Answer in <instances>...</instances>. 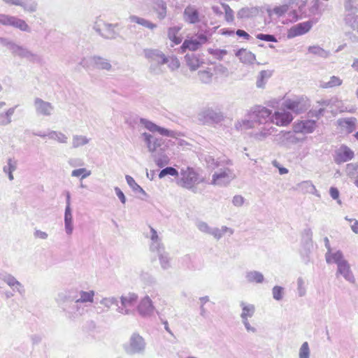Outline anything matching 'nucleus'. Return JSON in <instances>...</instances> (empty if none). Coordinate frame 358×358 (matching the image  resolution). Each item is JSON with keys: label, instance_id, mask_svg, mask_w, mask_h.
<instances>
[{"label": "nucleus", "instance_id": "1", "mask_svg": "<svg viewBox=\"0 0 358 358\" xmlns=\"http://www.w3.org/2000/svg\"><path fill=\"white\" fill-rule=\"evenodd\" d=\"M143 55L150 64L149 70L153 74L162 73L161 66L169 62V58L159 49L145 48Z\"/></svg>", "mask_w": 358, "mask_h": 358}, {"label": "nucleus", "instance_id": "2", "mask_svg": "<svg viewBox=\"0 0 358 358\" xmlns=\"http://www.w3.org/2000/svg\"><path fill=\"white\" fill-rule=\"evenodd\" d=\"M0 280L4 282L11 289L6 290L3 293V296L6 300H8L14 296L17 293L22 298L25 296L26 289L20 281L15 276L7 272L0 273Z\"/></svg>", "mask_w": 358, "mask_h": 358}, {"label": "nucleus", "instance_id": "3", "mask_svg": "<svg viewBox=\"0 0 358 358\" xmlns=\"http://www.w3.org/2000/svg\"><path fill=\"white\" fill-rule=\"evenodd\" d=\"M203 180L193 168L187 167L180 170L178 184L187 189H192L196 185L199 184Z\"/></svg>", "mask_w": 358, "mask_h": 358}, {"label": "nucleus", "instance_id": "4", "mask_svg": "<svg viewBox=\"0 0 358 358\" xmlns=\"http://www.w3.org/2000/svg\"><path fill=\"white\" fill-rule=\"evenodd\" d=\"M271 110L260 105L252 107L248 113V118L259 124H271Z\"/></svg>", "mask_w": 358, "mask_h": 358}, {"label": "nucleus", "instance_id": "5", "mask_svg": "<svg viewBox=\"0 0 358 358\" xmlns=\"http://www.w3.org/2000/svg\"><path fill=\"white\" fill-rule=\"evenodd\" d=\"M66 302L69 303V305L65 304L66 301H64L62 305V309L69 318L74 320L83 315L86 312V306L83 305L80 302H76V298H73L72 294L68 296Z\"/></svg>", "mask_w": 358, "mask_h": 358}, {"label": "nucleus", "instance_id": "6", "mask_svg": "<svg viewBox=\"0 0 358 358\" xmlns=\"http://www.w3.org/2000/svg\"><path fill=\"white\" fill-rule=\"evenodd\" d=\"M228 166H221L219 171L214 173L212 176L211 184L224 187L228 185L233 180L236 176L234 171Z\"/></svg>", "mask_w": 358, "mask_h": 358}, {"label": "nucleus", "instance_id": "7", "mask_svg": "<svg viewBox=\"0 0 358 358\" xmlns=\"http://www.w3.org/2000/svg\"><path fill=\"white\" fill-rule=\"evenodd\" d=\"M146 343L144 338L138 333H133L129 342L124 345V350L129 355L143 354L145 350Z\"/></svg>", "mask_w": 358, "mask_h": 358}, {"label": "nucleus", "instance_id": "8", "mask_svg": "<svg viewBox=\"0 0 358 358\" xmlns=\"http://www.w3.org/2000/svg\"><path fill=\"white\" fill-rule=\"evenodd\" d=\"M208 41V36L204 34H198L196 38L185 39L180 48V52L185 53L187 50L192 52L199 50L202 45Z\"/></svg>", "mask_w": 358, "mask_h": 358}, {"label": "nucleus", "instance_id": "9", "mask_svg": "<svg viewBox=\"0 0 358 358\" xmlns=\"http://www.w3.org/2000/svg\"><path fill=\"white\" fill-rule=\"evenodd\" d=\"M0 24L18 29L22 31L30 32L31 31L28 24L24 20L16 16L0 13Z\"/></svg>", "mask_w": 358, "mask_h": 358}, {"label": "nucleus", "instance_id": "10", "mask_svg": "<svg viewBox=\"0 0 358 358\" xmlns=\"http://www.w3.org/2000/svg\"><path fill=\"white\" fill-rule=\"evenodd\" d=\"M90 64H93L94 66L99 70L107 71L113 70V66L110 61L106 58L98 55H94L89 58H83L80 62V64L84 68H87Z\"/></svg>", "mask_w": 358, "mask_h": 358}, {"label": "nucleus", "instance_id": "11", "mask_svg": "<svg viewBox=\"0 0 358 358\" xmlns=\"http://www.w3.org/2000/svg\"><path fill=\"white\" fill-rule=\"evenodd\" d=\"M116 24L106 23L101 19H97L93 26V29L102 37L107 39H114L117 33L115 31Z\"/></svg>", "mask_w": 358, "mask_h": 358}, {"label": "nucleus", "instance_id": "12", "mask_svg": "<svg viewBox=\"0 0 358 358\" xmlns=\"http://www.w3.org/2000/svg\"><path fill=\"white\" fill-rule=\"evenodd\" d=\"M33 106L38 117H50L55 111V106L52 103L39 97L34 99Z\"/></svg>", "mask_w": 358, "mask_h": 358}, {"label": "nucleus", "instance_id": "13", "mask_svg": "<svg viewBox=\"0 0 358 358\" xmlns=\"http://www.w3.org/2000/svg\"><path fill=\"white\" fill-rule=\"evenodd\" d=\"M318 22V18H311L310 20L298 23L291 27L287 31V38H292L308 33L313 25Z\"/></svg>", "mask_w": 358, "mask_h": 358}, {"label": "nucleus", "instance_id": "14", "mask_svg": "<svg viewBox=\"0 0 358 358\" xmlns=\"http://www.w3.org/2000/svg\"><path fill=\"white\" fill-rule=\"evenodd\" d=\"M138 296L134 293H129L127 295L120 297L121 305L117 306L116 311L120 314L127 315L131 314V308L137 301Z\"/></svg>", "mask_w": 358, "mask_h": 358}, {"label": "nucleus", "instance_id": "15", "mask_svg": "<svg viewBox=\"0 0 358 358\" xmlns=\"http://www.w3.org/2000/svg\"><path fill=\"white\" fill-rule=\"evenodd\" d=\"M205 19L204 15H201L199 9L195 6H187L183 12V20L190 24H197Z\"/></svg>", "mask_w": 358, "mask_h": 358}, {"label": "nucleus", "instance_id": "16", "mask_svg": "<svg viewBox=\"0 0 358 358\" xmlns=\"http://www.w3.org/2000/svg\"><path fill=\"white\" fill-rule=\"evenodd\" d=\"M10 6L21 7L25 13H33L37 11L38 3L36 0H3Z\"/></svg>", "mask_w": 358, "mask_h": 358}, {"label": "nucleus", "instance_id": "17", "mask_svg": "<svg viewBox=\"0 0 358 358\" xmlns=\"http://www.w3.org/2000/svg\"><path fill=\"white\" fill-rule=\"evenodd\" d=\"M200 116L203 118L205 123H220L224 119L222 113L220 110L208 108L203 110Z\"/></svg>", "mask_w": 358, "mask_h": 358}, {"label": "nucleus", "instance_id": "18", "mask_svg": "<svg viewBox=\"0 0 358 358\" xmlns=\"http://www.w3.org/2000/svg\"><path fill=\"white\" fill-rule=\"evenodd\" d=\"M355 157L354 152L347 145H342L335 152L334 162L337 164H341L350 161Z\"/></svg>", "mask_w": 358, "mask_h": 358}, {"label": "nucleus", "instance_id": "19", "mask_svg": "<svg viewBox=\"0 0 358 358\" xmlns=\"http://www.w3.org/2000/svg\"><path fill=\"white\" fill-rule=\"evenodd\" d=\"M155 308L152 300L148 296L143 297L139 302L137 311L138 314L143 317L152 316L155 312Z\"/></svg>", "mask_w": 358, "mask_h": 358}, {"label": "nucleus", "instance_id": "20", "mask_svg": "<svg viewBox=\"0 0 358 358\" xmlns=\"http://www.w3.org/2000/svg\"><path fill=\"white\" fill-rule=\"evenodd\" d=\"M140 123L143 125L148 130L152 132H158L162 136H168V137H174L176 132L173 131H171L169 129H166L165 128L161 127L152 122L145 119V118H140Z\"/></svg>", "mask_w": 358, "mask_h": 358}, {"label": "nucleus", "instance_id": "21", "mask_svg": "<svg viewBox=\"0 0 358 358\" xmlns=\"http://www.w3.org/2000/svg\"><path fill=\"white\" fill-rule=\"evenodd\" d=\"M271 124L273 123L278 126H286L293 120L292 115L286 111H276L271 115Z\"/></svg>", "mask_w": 358, "mask_h": 358}, {"label": "nucleus", "instance_id": "22", "mask_svg": "<svg viewBox=\"0 0 358 358\" xmlns=\"http://www.w3.org/2000/svg\"><path fill=\"white\" fill-rule=\"evenodd\" d=\"M204 161L208 168L215 169L220 166H231L232 162L226 157H219L215 159L213 156L207 155L204 156Z\"/></svg>", "mask_w": 358, "mask_h": 358}, {"label": "nucleus", "instance_id": "23", "mask_svg": "<svg viewBox=\"0 0 358 358\" xmlns=\"http://www.w3.org/2000/svg\"><path fill=\"white\" fill-rule=\"evenodd\" d=\"M151 8L159 20L166 18L167 15V5L164 0H152Z\"/></svg>", "mask_w": 358, "mask_h": 358}, {"label": "nucleus", "instance_id": "24", "mask_svg": "<svg viewBox=\"0 0 358 358\" xmlns=\"http://www.w3.org/2000/svg\"><path fill=\"white\" fill-rule=\"evenodd\" d=\"M336 275H341L347 281L355 283V278L347 261L338 264Z\"/></svg>", "mask_w": 358, "mask_h": 358}, {"label": "nucleus", "instance_id": "25", "mask_svg": "<svg viewBox=\"0 0 358 358\" xmlns=\"http://www.w3.org/2000/svg\"><path fill=\"white\" fill-rule=\"evenodd\" d=\"M357 119L346 117L338 120V125L348 134H351L357 129Z\"/></svg>", "mask_w": 358, "mask_h": 358}, {"label": "nucleus", "instance_id": "26", "mask_svg": "<svg viewBox=\"0 0 358 358\" xmlns=\"http://www.w3.org/2000/svg\"><path fill=\"white\" fill-rule=\"evenodd\" d=\"M275 131V128L271 126L270 123H268L264 124V126L261 127L258 131L254 132L252 134V137L257 141H264Z\"/></svg>", "mask_w": 358, "mask_h": 358}, {"label": "nucleus", "instance_id": "27", "mask_svg": "<svg viewBox=\"0 0 358 358\" xmlns=\"http://www.w3.org/2000/svg\"><path fill=\"white\" fill-rule=\"evenodd\" d=\"M322 3L319 0H313L307 10L306 17L318 18L323 14V10L320 8Z\"/></svg>", "mask_w": 358, "mask_h": 358}, {"label": "nucleus", "instance_id": "28", "mask_svg": "<svg viewBox=\"0 0 358 358\" xmlns=\"http://www.w3.org/2000/svg\"><path fill=\"white\" fill-rule=\"evenodd\" d=\"M284 108L290 110L296 113H300L305 110V106L302 105L301 101L299 99H285L282 103Z\"/></svg>", "mask_w": 358, "mask_h": 358}, {"label": "nucleus", "instance_id": "29", "mask_svg": "<svg viewBox=\"0 0 358 358\" xmlns=\"http://www.w3.org/2000/svg\"><path fill=\"white\" fill-rule=\"evenodd\" d=\"M274 141L278 144L285 146L289 143H296L297 138L292 132L288 131L279 134L275 136Z\"/></svg>", "mask_w": 358, "mask_h": 358}, {"label": "nucleus", "instance_id": "30", "mask_svg": "<svg viewBox=\"0 0 358 358\" xmlns=\"http://www.w3.org/2000/svg\"><path fill=\"white\" fill-rule=\"evenodd\" d=\"M235 55L242 63L245 64H253L256 59L255 55L252 52L243 48L239 49Z\"/></svg>", "mask_w": 358, "mask_h": 358}, {"label": "nucleus", "instance_id": "31", "mask_svg": "<svg viewBox=\"0 0 358 358\" xmlns=\"http://www.w3.org/2000/svg\"><path fill=\"white\" fill-rule=\"evenodd\" d=\"M325 259L327 264L335 263L337 266H338V264H341L343 262L346 261L341 250H337L334 252L331 250L327 251L325 254Z\"/></svg>", "mask_w": 358, "mask_h": 358}, {"label": "nucleus", "instance_id": "32", "mask_svg": "<svg viewBox=\"0 0 358 358\" xmlns=\"http://www.w3.org/2000/svg\"><path fill=\"white\" fill-rule=\"evenodd\" d=\"M64 227L67 235L71 236L73 231L71 207L66 206L64 212Z\"/></svg>", "mask_w": 358, "mask_h": 358}, {"label": "nucleus", "instance_id": "33", "mask_svg": "<svg viewBox=\"0 0 358 358\" xmlns=\"http://www.w3.org/2000/svg\"><path fill=\"white\" fill-rule=\"evenodd\" d=\"M94 295L95 292L93 290L88 292L82 290L77 292L76 295L73 296V298H76V302H80L83 305V303H92L94 301Z\"/></svg>", "mask_w": 358, "mask_h": 358}, {"label": "nucleus", "instance_id": "34", "mask_svg": "<svg viewBox=\"0 0 358 358\" xmlns=\"http://www.w3.org/2000/svg\"><path fill=\"white\" fill-rule=\"evenodd\" d=\"M182 27L180 26H173L170 27L167 30V37L168 38L172 41L175 45L180 44L182 38L179 34Z\"/></svg>", "mask_w": 358, "mask_h": 358}, {"label": "nucleus", "instance_id": "35", "mask_svg": "<svg viewBox=\"0 0 358 358\" xmlns=\"http://www.w3.org/2000/svg\"><path fill=\"white\" fill-rule=\"evenodd\" d=\"M157 255L161 268L163 270H168L172 267V258L166 250H161Z\"/></svg>", "mask_w": 358, "mask_h": 358}, {"label": "nucleus", "instance_id": "36", "mask_svg": "<svg viewBox=\"0 0 358 358\" xmlns=\"http://www.w3.org/2000/svg\"><path fill=\"white\" fill-rule=\"evenodd\" d=\"M259 10L256 7H244L240 9L237 13L238 19H249L256 16Z\"/></svg>", "mask_w": 358, "mask_h": 358}, {"label": "nucleus", "instance_id": "37", "mask_svg": "<svg viewBox=\"0 0 358 358\" xmlns=\"http://www.w3.org/2000/svg\"><path fill=\"white\" fill-rule=\"evenodd\" d=\"M240 306L242 308L241 313V320H248L252 317L255 312V307L253 304L246 303L244 301L240 303Z\"/></svg>", "mask_w": 358, "mask_h": 358}, {"label": "nucleus", "instance_id": "38", "mask_svg": "<svg viewBox=\"0 0 358 358\" xmlns=\"http://www.w3.org/2000/svg\"><path fill=\"white\" fill-rule=\"evenodd\" d=\"M245 279L250 283H262L264 280V275L257 271H250L245 273Z\"/></svg>", "mask_w": 358, "mask_h": 358}, {"label": "nucleus", "instance_id": "39", "mask_svg": "<svg viewBox=\"0 0 358 358\" xmlns=\"http://www.w3.org/2000/svg\"><path fill=\"white\" fill-rule=\"evenodd\" d=\"M142 136L147 145V147L150 152H154L157 147L160 146V143L158 139L155 138L148 133H143Z\"/></svg>", "mask_w": 358, "mask_h": 358}, {"label": "nucleus", "instance_id": "40", "mask_svg": "<svg viewBox=\"0 0 358 358\" xmlns=\"http://www.w3.org/2000/svg\"><path fill=\"white\" fill-rule=\"evenodd\" d=\"M129 20L132 22L137 23L145 28L153 30L157 27V24L143 17L136 15H131Z\"/></svg>", "mask_w": 358, "mask_h": 358}, {"label": "nucleus", "instance_id": "41", "mask_svg": "<svg viewBox=\"0 0 358 358\" xmlns=\"http://www.w3.org/2000/svg\"><path fill=\"white\" fill-rule=\"evenodd\" d=\"M47 136L50 139L56 141L59 143H67L68 142V137L61 131L50 130Z\"/></svg>", "mask_w": 358, "mask_h": 358}, {"label": "nucleus", "instance_id": "42", "mask_svg": "<svg viewBox=\"0 0 358 358\" xmlns=\"http://www.w3.org/2000/svg\"><path fill=\"white\" fill-rule=\"evenodd\" d=\"M227 232H229V234L231 235L234 233V230L231 228L226 227V226L222 227L221 229L216 228V227L211 228L209 235H211L215 239L219 240Z\"/></svg>", "mask_w": 358, "mask_h": 358}, {"label": "nucleus", "instance_id": "43", "mask_svg": "<svg viewBox=\"0 0 358 358\" xmlns=\"http://www.w3.org/2000/svg\"><path fill=\"white\" fill-rule=\"evenodd\" d=\"M300 131L305 134L312 133L316 127V121L315 120H306L302 121L299 124Z\"/></svg>", "mask_w": 358, "mask_h": 358}, {"label": "nucleus", "instance_id": "44", "mask_svg": "<svg viewBox=\"0 0 358 358\" xmlns=\"http://www.w3.org/2000/svg\"><path fill=\"white\" fill-rule=\"evenodd\" d=\"M342 83H343V80L340 78L333 76L330 77L329 80L327 82L321 81L320 86L322 88L327 89V88H332L334 87L340 86L342 85Z\"/></svg>", "mask_w": 358, "mask_h": 358}, {"label": "nucleus", "instance_id": "45", "mask_svg": "<svg viewBox=\"0 0 358 358\" xmlns=\"http://www.w3.org/2000/svg\"><path fill=\"white\" fill-rule=\"evenodd\" d=\"M187 65L189 66V69L191 71H195L196 70L199 66V59L195 56L194 54H187L185 57Z\"/></svg>", "mask_w": 358, "mask_h": 358}, {"label": "nucleus", "instance_id": "46", "mask_svg": "<svg viewBox=\"0 0 358 358\" xmlns=\"http://www.w3.org/2000/svg\"><path fill=\"white\" fill-rule=\"evenodd\" d=\"M271 76H272L271 71L268 70V71H260V73L257 77V83H256L257 87L258 88H264L266 81L268 80V79L269 78H271Z\"/></svg>", "mask_w": 358, "mask_h": 358}, {"label": "nucleus", "instance_id": "47", "mask_svg": "<svg viewBox=\"0 0 358 358\" xmlns=\"http://www.w3.org/2000/svg\"><path fill=\"white\" fill-rule=\"evenodd\" d=\"M99 303L106 308V310L102 312H107L113 306H115L117 308L118 299L115 296L104 297L99 301Z\"/></svg>", "mask_w": 358, "mask_h": 358}, {"label": "nucleus", "instance_id": "48", "mask_svg": "<svg viewBox=\"0 0 358 358\" xmlns=\"http://www.w3.org/2000/svg\"><path fill=\"white\" fill-rule=\"evenodd\" d=\"M17 106L10 108L6 112L0 114V125H7L11 122V117Z\"/></svg>", "mask_w": 358, "mask_h": 358}, {"label": "nucleus", "instance_id": "49", "mask_svg": "<svg viewBox=\"0 0 358 358\" xmlns=\"http://www.w3.org/2000/svg\"><path fill=\"white\" fill-rule=\"evenodd\" d=\"M17 169V161L13 159H8L7 164L3 166V170L4 173L8 174L10 180H13V172Z\"/></svg>", "mask_w": 358, "mask_h": 358}, {"label": "nucleus", "instance_id": "50", "mask_svg": "<svg viewBox=\"0 0 358 358\" xmlns=\"http://www.w3.org/2000/svg\"><path fill=\"white\" fill-rule=\"evenodd\" d=\"M308 50V52L324 59L329 57L330 55V52L329 51L324 50L318 45L309 46Z\"/></svg>", "mask_w": 358, "mask_h": 358}, {"label": "nucleus", "instance_id": "51", "mask_svg": "<svg viewBox=\"0 0 358 358\" xmlns=\"http://www.w3.org/2000/svg\"><path fill=\"white\" fill-rule=\"evenodd\" d=\"M90 142V138L83 135H73L72 138V147L78 148L80 146L87 145Z\"/></svg>", "mask_w": 358, "mask_h": 358}, {"label": "nucleus", "instance_id": "52", "mask_svg": "<svg viewBox=\"0 0 358 358\" xmlns=\"http://www.w3.org/2000/svg\"><path fill=\"white\" fill-rule=\"evenodd\" d=\"M126 181L129 186V187L135 192V193H141L143 195H146V192L143 190V189L138 185L135 180L130 176L127 175L125 176Z\"/></svg>", "mask_w": 358, "mask_h": 358}, {"label": "nucleus", "instance_id": "53", "mask_svg": "<svg viewBox=\"0 0 358 358\" xmlns=\"http://www.w3.org/2000/svg\"><path fill=\"white\" fill-rule=\"evenodd\" d=\"M29 51L30 50L29 49H27V48H24L23 46L19 45L15 43L11 53L14 56H18L20 58L26 59L29 55Z\"/></svg>", "mask_w": 358, "mask_h": 358}, {"label": "nucleus", "instance_id": "54", "mask_svg": "<svg viewBox=\"0 0 358 358\" xmlns=\"http://www.w3.org/2000/svg\"><path fill=\"white\" fill-rule=\"evenodd\" d=\"M345 22L352 29L358 32V15L348 14L345 17Z\"/></svg>", "mask_w": 358, "mask_h": 358}, {"label": "nucleus", "instance_id": "55", "mask_svg": "<svg viewBox=\"0 0 358 358\" xmlns=\"http://www.w3.org/2000/svg\"><path fill=\"white\" fill-rule=\"evenodd\" d=\"M198 76L199 80L206 84L210 83L213 78V73L209 70L199 71Z\"/></svg>", "mask_w": 358, "mask_h": 358}, {"label": "nucleus", "instance_id": "56", "mask_svg": "<svg viewBox=\"0 0 358 358\" xmlns=\"http://www.w3.org/2000/svg\"><path fill=\"white\" fill-rule=\"evenodd\" d=\"M285 295L284 287L275 285L272 289V296L275 301H281Z\"/></svg>", "mask_w": 358, "mask_h": 358}, {"label": "nucleus", "instance_id": "57", "mask_svg": "<svg viewBox=\"0 0 358 358\" xmlns=\"http://www.w3.org/2000/svg\"><path fill=\"white\" fill-rule=\"evenodd\" d=\"M208 52L210 55H213L215 59L222 60L223 57L227 55V51L224 49H213L208 48Z\"/></svg>", "mask_w": 358, "mask_h": 358}, {"label": "nucleus", "instance_id": "58", "mask_svg": "<svg viewBox=\"0 0 358 358\" xmlns=\"http://www.w3.org/2000/svg\"><path fill=\"white\" fill-rule=\"evenodd\" d=\"M223 9L224 10V17L227 22H231L234 20V10L227 3H221Z\"/></svg>", "mask_w": 358, "mask_h": 358}, {"label": "nucleus", "instance_id": "59", "mask_svg": "<svg viewBox=\"0 0 358 358\" xmlns=\"http://www.w3.org/2000/svg\"><path fill=\"white\" fill-rule=\"evenodd\" d=\"M178 171L175 168L169 166L163 169L160 171L159 177V178H162L166 176H178Z\"/></svg>", "mask_w": 358, "mask_h": 358}, {"label": "nucleus", "instance_id": "60", "mask_svg": "<svg viewBox=\"0 0 358 358\" xmlns=\"http://www.w3.org/2000/svg\"><path fill=\"white\" fill-rule=\"evenodd\" d=\"M150 249L152 252L159 253L161 250H165L164 245L160 240L150 241Z\"/></svg>", "mask_w": 358, "mask_h": 358}, {"label": "nucleus", "instance_id": "61", "mask_svg": "<svg viewBox=\"0 0 358 358\" xmlns=\"http://www.w3.org/2000/svg\"><path fill=\"white\" fill-rule=\"evenodd\" d=\"M91 175V171L87 170L85 168H80L75 169L71 172V176L79 177L81 176V179H84Z\"/></svg>", "mask_w": 358, "mask_h": 358}, {"label": "nucleus", "instance_id": "62", "mask_svg": "<svg viewBox=\"0 0 358 358\" xmlns=\"http://www.w3.org/2000/svg\"><path fill=\"white\" fill-rule=\"evenodd\" d=\"M310 348L308 342H304L300 347L299 352V358H309Z\"/></svg>", "mask_w": 358, "mask_h": 358}, {"label": "nucleus", "instance_id": "63", "mask_svg": "<svg viewBox=\"0 0 358 358\" xmlns=\"http://www.w3.org/2000/svg\"><path fill=\"white\" fill-rule=\"evenodd\" d=\"M313 232L310 228H306L302 233V241L306 243L307 246L311 245Z\"/></svg>", "mask_w": 358, "mask_h": 358}, {"label": "nucleus", "instance_id": "64", "mask_svg": "<svg viewBox=\"0 0 358 358\" xmlns=\"http://www.w3.org/2000/svg\"><path fill=\"white\" fill-rule=\"evenodd\" d=\"M358 164L355 163H350L346 165L345 173L350 177H355V174H357Z\"/></svg>", "mask_w": 358, "mask_h": 358}]
</instances>
